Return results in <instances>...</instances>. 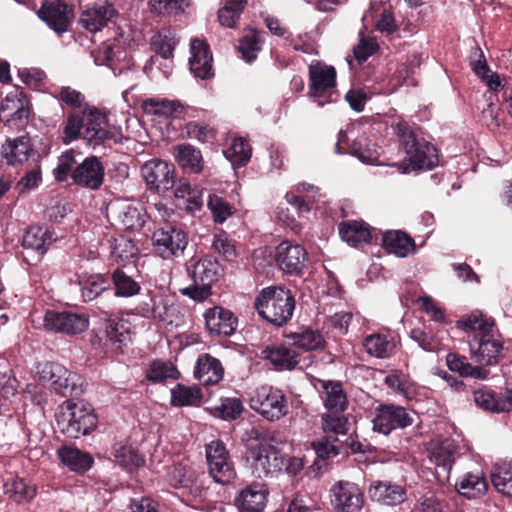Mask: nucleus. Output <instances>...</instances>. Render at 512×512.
Instances as JSON below:
<instances>
[{
    "label": "nucleus",
    "mask_w": 512,
    "mask_h": 512,
    "mask_svg": "<svg viewBox=\"0 0 512 512\" xmlns=\"http://www.w3.org/2000/svg\"><path fill=\"white\" fill-rule=\"evenodd\" d=\"M457 327L465 332H473L474 335H482L493 330L494 321L476 311L458 320Z\"/></svg>",
    "instance_id": "nucleus-47"
},
{
    "label": "nucleus",
    "mask_w": 512,
    "mask_h": 512,
    "mask_svg": "<svg viewBox=\"0 0 512 512\" xmlns=\"http://www.w3.org/2000/svg\"><path fill=\"white\" fill-rule=\"evenodd\" d=\"M105 167L101 159L91 155L77 164L72 173L73 184L92 191L99 190L104 183Z\"/></svg>",
    "instance_id": "nucleus-16"
},
{
    "label": "nucleus",
    "mask_w": 512,
    "mask_h": 512,
    "mask_svg": "<svg viewBox=\"0 0 512 512\" xmlns=\"http://www.w3.org/2000/svg\"><path fill=\"white\" fill-rule=\"evenodd\" d=\"M116 9L110 2H95L93 7L87 8L81 14L80 25L95 33L100 31L115 15Z\"/></svg>",
    "instance_id": "nucleus-28"
},
{
    "label": "nucleus",
    "mask_w": 512,
    "mask_h": 512,
    "mask_svg": "<svg viewBox=\"0 0 512 512\" xmlns=\"http://www.w3.org/2000/svg\"><path fill=\"white\" fill-rule=\"evenodd\" d=\"M201 390L197 386H186L178 383L171 390V403L174 406H191L201 401Z\"/></svg>",
    "instance_id": "nucleus-51"
},
{
    "label": "nucleus",
    "mask_w": 512,
    "mask_h": 512,
    "mask_svg": "<svg viewBox=\"0 0 512 512\" xmlns=\"http://www.w3.org/2000/svg\"><path fill=\"white\" fill-rule=\"evenodd\" d=\"M288 338L292 344L304 351H313L324 346L325 340L318 332L310 328H306L300 332L291 333Z\"/></svg>",
    "instance_id": "nucleus-50"
},
{
    "label": "nucleus",
    "mask_w": 512,
    "mask_h": 512,
    "mask_svg": "<svg viewBox=\"0 0 512 512\" xmlns=\"http://www.w3.org/2000/svg\"><path fill=\"white\" fill-rule=\"evenodd\" d=\"M142 108L147 114L182 119L186 114V107L179 100L167 98H147L142 102Z\"/></svg>",
    "instance_id": "nucleus-32"
},
{
    "label": "nucleus",
    "mask_w": 512,
    "mask_h": 512,
    "mask_svg": "<svg viewBox=\"0 0 512 512\" xmlns=\"http://www.w3.org/2000/svg\"><path fill=\"white\" fill-rule=\"evenodd\" d=\"M112 454L116 464L130 471L144 464V459L131 446L117 443L112 448Z\"/></svg>",
    "instance_id": "nucleus-48"
},
{
    "label": "nucleus",
    "mask_w": 512,
    "mask_h": 512,
    "mask_svg": "<svg viewBox=\"0 0 512 512\" xmlns=\"http://www.w3.org/2000/svg\"><path fill=\"white\" fill-rule=\"evenodd\" d=\"M338 230L342 240L353 247L367 244L371 239L370 229L363 221H343L339 224Z\"/></svg>",
    "instance_id": "nucleus-37"
},
{
    "label": "nucleus",
    "mask_w": 512,
    "mask_h": 512,
    "mask_svg": "<svg viewBox=\"0 0 512 512\" xmlns=\"http://www.w3.org/2000/svg\"><path fill=\"white\" fill-rule=\"evenodd\" d=\"M41 380L57 394L79 396L82 392L78 385L80 377L58 363H46L40 371Z\"/></svg>",
    "instance_id": "nucleus-10"
},
{
    "label": "nucleus",
    "mask_w": 512,
    "mask_h": 512,
    "mask_svg": "<svg viewBox=\"0 0 512 512\" xmlns=\"http://www.w3.org/2000/svg\"><path fill=\"white\" fill-rule=\"evenodd\" d=\"M392 128L409 160L408 163L393 164L402 174L417 170H431L438 165L437 149L421 135L418 128L404 120H399L392 125Z\"/></svg>",
    "instance_id": "nucleus-2"
},
{
    "label": "nucleus",
    "mask_w": 512,
    "mask_h": 512,
    "mask_svg": "<svg viewBox=\"0 0 512 512\" xmlns=\"http://www.w3.org/2000/svg\"><path fill=\"white\" fill-rule=\"evenodd\" d=\"M187 135L190 139L201 143L212 141L215 138V130L208 124L201 122H189L186 125Z\"/></svg>",
    "instance_id": "nucleus-63"
},
{
    "label": "nucleus",
    "mask_w": 512,
    "mask_h": 512,
    "mask_svg": "<svg viewBox=\"0 0 512 512\" xmlns=\"http://www.w3.org/2000/svg\"><path fill=\"white\" fill-rule=\"evenodd\" d=\"M38 17L59 36L65 33L73 18V9L67 2H42Z\"/></svg>",
    "instance_id": "nucleus-22"
},
{
    "label": "nucleus",
    "mask_w": 512,
    "mask_h": 512,
    "mask_svg": "<svg viewBox=\"0 0 512 512\" xmlns=\"http://www.w3.org/2000/svg\"><path fill=\"white\" fill-rule=\"evenodd\" d=\"M153 247L163 259L179 257L188 245V237L182 229L166 224L157 229L152 236Z\"/></svg>",
    "instance_id": "nucleus-11"
},
{
    "label": "nucleus",
    "mask_w": 512,
    "mask_h": 512,
    "mask_svg": "<svg viewBox=\"0 0 512 512\" xmlns=\"http://www.w3.org/2000/svg\"><path fill=\"white\" fill-rule=\"evenodd\" d=\"M469 59L472 71L483 79L490 89L499 91L502 87L500 77L490 70L484 52L479 46L476 45L472 48Z\"/></svg>",
    "instance_id": "nucleus-36"
},
{
    "label": "nucleus",
    "mask_w": 512,
    "mask_h": 512,
    "mask_svg": "<svg viewBox=\"0 0 512 512\" xmlns=\"http://www.w3.org/2000/svg\"><path fill=\"white\" fill-rule=\"evenodd\" d=\"M151 44L154 51L158 55L164 59H169L173 56V52L177 43L171 32H167L159 33L153 36Z\"/></svg>",
    "instance_id": "nucleus-60"
},
{
    "label": "nucleus",
    "mask_w": 512,
    "mask_h": 512,
    "mask_svg": "<svg viewBox=\"0 0 512 512\" xmlns=\"http://www.w3.org/2000/svg\"><path fill=\"white\" fill-rule=\"evenodd\" d=\"M224 376V368L221 362L210 354H201L198 356L195 367L194 377L203 385H213L219 383Z\"/></svg>",
    "instance_id": "nucleus-30"
},
{
    "label": "nucleus",
    "mask_w": 512,
    "mask_h": 512,
    "mask_svg": "<svg viewBox=\"0 0 512 512\" xmlns=\"http://www.w3.org/2000/svg\"><path fill=\"white\" fill-rule=\"evenodd\" d=\"M309 96L319 107L336 102L339 94L336 89V70L333 66L316 61L309 66Z\"/></svg>",
    "instance_id": "nucleus-7"
},
{
    "label": "nucleus",
    "mask_w": 512,
    "mask_h": 512,
    "mask_svg": "<svg viewBox=\"0 0 512 512\" xmlns=\"http://www.w3.org/2000/svg\"><path fill=\"white\" fill-rule=\"evenodd\" d=\"M343 412H329L321 417L322 429L326 433L345 435L349 430V420Z\"/></svg>",
    "instance_id": "nucleus-56"
},
{
    "label": "nucleus",
    "mask_w": 512,
    "mask_h": 512,
    "mask_svg": "<svg viewBox=\"0 0 512 512\" xmlns=\"http://www.w3.org/2000/svg\"><path fill=\"white\" fill-rule=\"evenodd\" d=\"M348 137L346 132L340 130L338 133V141L335 144V152L337 154L350 153L358 158L361 162L366 164H374L379 156V148L377 144L364 135L355 138L348 146V149L343 148L342 144H346Z\"/></svg>",
    "instance_id": "nucleus-21"
},
{
    "label": "nucleus",
    "mask_w": 512,
    "mask_h": 512,
    "mask_svg": "<svg viewBox=\"0 0 512 512\" xmlns=\"http://www.w3.org/2000/svg\"><path fill=\"white\" fill-rule=\"evenodd\" d=\"M331 504L337 512H360L364 495L356 484L340 481L331 488Z\"/></svg>",
    "instance_id": "nucleus-20"
},
{
    "label": "nucleus",
    "mask_w": 512,
    "mask_h": 512,
    "mask_svg": "<svg viewBox=\"0 0 512 512\" xmlns=\"http://www.w3.org/2000/svg\"><path fill=\"white\" fill-rule=\"evenodd\" d=\"M382 246L389 253H393L398 257H406L414 250L415 243L406 233L395 230L388 231L383 235Z\"/></svg>",
    "instance_id": "nucleus-39"
},
{
    "label": "nucleus",
    "mask_w": 512,
    "mask_h": 512,
    "mask_svg": "<svg viewBox=\"0 0 512 512\" xmlns=\"http://www.w3.org/2000/svg\"><path fill=\"white\" fill-rule=\"evenodd\" d=\"M107 343L114 351L122 352L123 347L131 342V334L123 320H109L105 326Z\"/></svg>",
    "instance_id": "nucleus-43"
},
{
    "label": "nucleus",
    "mask_w": 512,
    "mask_h": 512,
    "mask_svg": "<svg viewBox=\"0 0 512 512\" xmlns=\"http://www.w3.org/2000/svg\"><path fill=\"white\" fill-rule=\"evenodd\" d=\"M276 261L284 272L300 274L306 268L308 253L299 244L283 241L276 248Z\"/></svg>",
    "instance_id": "nucleus-23"
},
{
    "label": "nucleus",
    "mask_w": 512,
    "mask_h": 512,
    "mask_svg": "<svg viewBox=\"0 0 512 512\" xmlns=\"http://www.w3.org/2000/svg\"><path fill=\"white\" fill-rule=\"evenodd\" d=\"M491 482L499 493L512 498V460H502L493 465Z\"/></svg>",
    "instance_id": "nucleus-41"
},
{
    "label": "nucleus",
    "mask_w": 512,
    "mask_h": 512,
    "mask_svg": "<svg viewBox=\"0 0 512 512\" xmlns=\"http://www.w3.org/2000/svg\"><path fill=\"white\" fill-rule=\"evenodd\" d=\"M213 415L222 420H235L243 412V404L240 399L222 398L220 404L213 409Z\"/></svg>",
    "instance_id": "nucleus-58"
},
{
    "label": "nucleus",
    "mask_w": 512,
    "mask_h": 512,
    "mask_svg": "<svg viewBox=\"0 0 512 512\" xmlns=\"http://www.w3.org/2000/svg\"><path fill=\"white\" fill-rule=\"evenodd\" d=\"M206 459L209 474L215 482L227 485L235 479L234 464L221 441H212L206 446Z\"/></svg>",
    "instance_id": "nucleus-12"
},
{
    "label": "nucleus",
    "mask_w": 512,
    "mask_h": 512,
    "mask_svg": "<svg viewBox=\"0 0 512 512\" xmlns=\"http://www.w3.org/2000/svg\"><path fill=\"white\" fill-rule=\"evenodd\" d=\"M269 495L268 487L263 483H252L241 489L235 498L239 512H263Z\"/></svg>",
    "instance_id": "nucleus-25"
},
{
    "label": "nucleus",
    "mask_w": 512,
    "mask_h": 512,
    "mask_svg": "<svg viewBox=\"0 0 512 512\" xmlns=\"http://www.w3.org/2000/svg\"><path fill=\"white\" fill-rule=\"evenodd\" d=\"M186 271L193 283L181 290L182 295L203 301L211 295V286L221 277L222 268L216 258L206 255L191 259L186 264Z\"/></svg>",
    "instance_id": "nucleus-5"
},
{
    "label": "nucleus",
    "mask_w": 512,
    "mask_h": 512,
    "mask_svg": "<svg viewBox=\"0 0 512 512\" xmlns=\"http://www.w3.org/2000/svg\"><path fill=\"white\" fill-rule=\"evenodd\" d=\"M85 117L82 113L72 111L68 113L63 128L64 142L70 143L79 138L84 139Z\"/></svg>",
    "instance_id": "nucleus-55"
},
{
    "label": "nucleus",
    "mask_w": 512,
    "mask_h": 512,
    "mask_svg": "<svg viewBox=\"0 0 512 512\" xmlns=\"http://www.w3.org/2000/svg\"><path fill=\"white\" fill-rule=\"evenodd\" d=\"M32 151L31 138L22 135L13 140L7 139L6 143L2 145L0 154L7 165L17 166L26 162Z\"/></svg>",
    "instance_id": "nucleus-29"
},
{
    "label": "nucleus",
    "mask_w": 512,
    "mask_h": 512,
    "mask_svg": "<svg viewBox=\"0 0 512 512\" xmlns=\"http://www.w3.org/2000/svg\"><path fill=\"white\" fill-rule=\"evenodd\" d=\"M455 488L463 496L472 499L482 495L487 489V484L482 476L467 473L455 483Z\"/></svg>",
    "instance_id": "nucleus-49"
},
{
    "label": "nucleus",
    "mask_w": 512,
    "mask_h": 512,
    "mask_svg": "<svg viewBox=\"0 0 512 512\" xmlns=\"http://www.w3.org/2000/svg\"><path fill=\"white\" fill-rule=\"evenodd\" d=\"M417 417L414 411H408L395 404H380L375 409L372 420L373 431L388 436L393 430L411 426Z\"/></svg>",
    "instance_id": "nucleus-9"
},
{
    "label": "nucleus",
    "mask_w": 512,
    "mask_h": 512,
    "mask_svg": "<svg viewBox=\"0 0 512 512\" xmlns=\"http://www.w3.org/2000/svg\"><path fill=\"white\" fill-rule=\"evenodd\" d=\"M175 158L178 164L189 169L193 173H199L203 169L201 151L190 144H180L175 148Z\"/></svg>",
    "instance_id": "nucleus-46"
},
{
    "label": "nucleus",
    "mask_w": 512,
    "mask_h": 512,
    "mask_svg": "<svg viewBox=\"0 0 512 512\" xmlns=\"http://www.w3.org/2000/svg\"><path fill=\"white\" fill-rule=\"evenodd\" d=\"M57 456L63 465L79 474L90 470L94 463L90 453L76 447L62 446L57 450Z\"/></svg>",
    "instance_id": "nucleus-34"
},
{
    "label": "nucleus",
    "mask_w": 512,
    "mask_h": 512,
    "mask_svg": "<svg viewBox=\"0 0 512 512\" xmlns=\"http://www.w3.org/2000/svg\"><path fill=\"white\" fill-rule=\"evenodd\" d=\"M61 105L75 109H83L85 103V96L78 90L70 86H62L59 88L57 94L54 96Z\"/></svg>",
    "instance_id": "nucleus-59"
},
{
    "label": "nucleus",
    "mask_w": 512,
    "mask_h": 512,
    "mask_svg": "<svg viewBox=\"0 0 512 512\" xmlns=\"http://www.w3.org/2000/svg\"><path fill=\"white\" fill-rule=\"evenodd\" d=\"M250 407L268 421L279 420L288 413L284 394L271 386L257 388L250 398Z\"/></svg>",
    "instance_id": "nucleus-8"
},
{
    "label": "nucleus",
    "mask_w": 512,
    "mask_h": 512,
    "mask_svg": "<svg viewBox=\"0 0 512 512\" xmlns=\"http://www.w3.org/2000/svg\"><path fill=\"white\" fill-rule=\"evenodd\" d=\"M85 117L84 140L93 146L112 139L114 133L107 126V117L97 107L85 104L81 111Z\"/></svg>",
    "instance_id": "nucleus-18"
},
{
    "label": "nucleus",
    "mask_w": 512,
    "mask_h": 512,
    "mask_svg": "<svg viewBox=\"0 0 512 512\" xmlns=\"http://www.w3.org/2000/svg\"><path fill=\"white\" fill-rule=\"evenodd\" d=\"M56 240L55 233L43 226L29 227L22 240L25 249H31L39 255H44L48 247Z\"/></svg>",
    "instance_id": "nucleus-35"
},
{
    "label": "nucleus",
    "mask_w": 512,
    "mask_h": 512,
    "mask_svg": "<svg viewBox=\"0 0 512 512\" xmlns=\"http://www.w3.org/2000/svg\"><path fill=\"white\" fill-rule=\"evenodd\" d=\"M368 496L373 502L384 506H397L407 497L406 489L391 481L376 480L368 488Z\"/></svg>",
    "instance_id": "nucleus-27"
},
{
    "label": "nucleus",
    "mask_w": 512,
    "mask_h": 512,
    "mask_svg": "<svg viewBox=\"0 0 512 512\" xmlns=\"http://www.w3.org/2000/svg\"><path fill=\"white\" fill-rule=\"evenodd\" d=\"M141 311L144 317L152 318L167 326L178 327L183 320L179 306L160 293L151 295L149 302L142 303Z\"/></svg>",
    "instance_id": "nucleus-14"
},
{
    "label": "nucleus",
    "mask_w": 512,
    "mask_h": 512,
    "mask_svg": "<svg viewBox=\"0 0 512 512\" xmlns=\"http://www.w3.org/2000/svg\"><path fill=\"white\" fill-rule=\"evenodd\" d=\"M79 162L76 159V153L73 149L63 152L57 161V166L53 169V176L57 182H66L72 179L74 168Z\"/></svg>",
    "instance_id": "nucleus-54"
},
{
    "label": "nucleus",
    "mask_w": 512,
    "mask_h": 512,
    "mask_svg": "<svg viewBox=\"0 0 512 512\" xmlns=\"http://www.w3.org/2000/svg\"><path fill=\"white\" fill-rule=\"evenodd\" d=\"M295 303L294 295L289 289L283 286H268L256 296L254 306L259 316L281 327L292 318Z\"/></svg>",
    "instance_id": "nucleus-3"
},
{
    "label": "nucleus",
    "mask_w": 512,
    "mask_h": 512,
    "mask_svg": "<svg viewBox=\"0 0 512 512\" xmlns=\"http://www.w3.org/2000/svg\"><path fill=\"white\" fill-rule=\"evenodd\" d=\"M196 57L189 58V68L195 78L208 80L214 77L213 61L195 60Z\"/></svg>",
    "instance_id": "nucleus-64"
},
{
    "label": "nucleus",
    "mask_w": 512,
    "mask_h": 512,
    "mask_svg": "<svg viewBox=\"0 0 512 512\" xmlns=\"http://www.w3.org/2000/svg\"><path fill=\"white\" fill-rule=\"evenodd\" d=\"M205 325L210 334L231 336L237 328L238 320L234 314L223 307L214 306L204 313Z\"/></svg>",
    "instance_id": "nucleus-26"
},
{
    "label": "nucleus",
    "mask_w": 512,
    "mask_h": 512,
    "mask_svg": "<svg viewBox=\"0 0 512 512\" xmlns=\"http://www.w3.org/2000/svg\"><path fill=\"white\" fill-rule=\"evenodd\" d=\"M263 39L260 37V32L254 28H246L243 35L239 39L238 51L241 53L242 59L247 63H252L258 57L261 51Z\"/></svg>",
    "instance_id": "nucleus-42"
},
{
    "label": "nucleus",
    "mask_w": 512,
    "mask_h": 512,
    "mask_svg": "<svg viewBox=\"0 0 512 512\" xmlns=\"http://www.w3.org/2000/svg\"><path fill=\"white\" fill-rule=\"evenodd\" d=\"M363 347L370 356L384 359L392 355L395 344L386 335L373 333L364 338Z\"/></svg>",
    "instance_id": "nucleus-44"
},
{
    "label": "nucleus",
    "mask_w": 512,
    "mask_h": 512,
    "mask_svg": "<svg viewBox=\"0 0 512 512\" xmlns=\"http://www.w3.org/2000/svg\"><path fill=\"white\" fill-rule=\"evenodd\" d=\"M44 326L54 332L75 335L88 328L89 318L85 314L69 310H48L44 316Z\"/></svg>",
    "instance_id": "nucleus-15"
},
{
    "label": "nucleus",
    "mask_w": 512,
    "mask_h": 512,
    "mask_svg": "<svg viewBox=\"0 0 512 512\" xmlns=\"http://www.w3.org/2000/svg\"><path fill=\"white\" fill-rule=\"evenodd\" d=\"M246 3L247 2H225V5L218 10V20L220 24L227 28H236Z\"/></svg>",
    "instance_id": "nucleus-57"
},
{
    "label": "nucleus",
    "mask_w": 512,
    "mask_h": 512,
    "mask_svg": "<svg viewBox=\"0 0 512 512\" xmlns=\"http://www.w3.org/2000/svg\"><path fill=\"white\" fill-rule=\"evenodd\" d=\"M207 206L217 223H223L231 215V207L228 203L215 194L209 195Z\"/></svg>",
    "instance_id": "nucleus-62"
},
{
    "label": "nucleus",
    "mask_w": 512,
    "mask_h": 512,
    "mask_svg": "<svg viewBox=\"0 0 512 512\" xmlns=\"http://www.w3.org/2000/svg\"><path fill=\"white\" fill-rule=\"evenodd\" d=\"M252 154L250 145L243 138H235L230 147L224 151L225 157L231 161L233 166H245Z\"/></svg>",
    "instance_id": "nucleus-52"
},
{
    "label": "nucleus",
    "mask_w": 512,
    "mask_h": 512,
    "mask_svg": "<svg viewBox=\"0 0 512 512\" xmlns=\"http://www.w3.org/2000/svg\"><path fill=\"white\" fill-rule=\"evenodd\" d=\"M78 285L84 302H91L105 293H112L111 281L103 274H82L78 277Z\"/></svg>",
    "instance_id": "nucleus-31"
},
{
    "label": "nucleus",
    "mask_w": 512,
    "mask_h": 512,
    "mask_svg": "<svg viewBox=\"0 0 512 512\" xmlns=\"http://www.w3.org/2000/svg\"><path fill=\"white\" fill-rule=\"evenodd\" d=\"M110 281L114 286L111 294L115 297H132L141 290L140 284L119 268L112 272Z\"/></svg>",
    "instance_id": "nucleus-45"
},
{
    "label": "nucleus",
    "mask_w": 512,
    "mask_h": 512,
    "mask_svg": "<svg viewBox=\"0 0 512 512\" xmlns=\"http://www.w3.org/2000/svg\"><path fill=\"white\" fill-rule=\"evenodd\" d=\"M55 421L62 434L71 439H79L94 430L97 417L91 405L67 400L59 406Z\"/></svg>",
    "instance_id": "nucleus-4"
},
{
    "label": "nucleus",
    "mask_w": 512,
    "mask_h": 512,
    "mask_svg": "<svg viewBox=\"0 0 512 512\" xmlns=\"http://www.w3.org/2000/svg\"><path fill=\"white\" fill-rule=\"evenodd\" d=\"M262 355L279 370H292L299 363L297 353L283 345L267 346L262 350Z\"/></svg>",
    "instance_id": "nucleus-38"
},
{
    "label": "nucleus",
    "mask_w": 512,
    "mask_h": 512,
    "mask_svg": "<svg viewBox=\"0 0 512 512\" xmlns=\"http://www.w3.org/2000/svg\"><path fill=\"white\" fill-rule=\"evenodd\" d=\"M19 95L21 96L20 98H17L16 101H11L15 110L8 122L13 123L18 128H22L28 122L30 108L28 107V101L24 94L21 92Z\"/></svg>",
    "instance_id": "nucleus-61"
},
{
    "label": "nucleus",
    "mask_w": 512,
    "mask_h": 512,
    "mask_svg": "<svg viewBox=\"0 0 512 512\" xmlns=\"http://www.w3.org/2000/svg\"><path fill=\"white\" fill-rule=\"evenodd\" d=\"M4 492L18 504L30 502L36 495V487L28 480L10 477L4 483Z\"/></svg>",
    "instance_id": "nucleus-40"
},
{
    "label": "nucleus",
    "mask_w": 512,
    "mask_h": 512,
    "mask_svg": "<svg viewBox=\"0 0 512 512\" xmlns=\"http://www.w3.org/2000/svg\"><path fill=\"white\" fill-rule=\"evenodd\" d=\"M459 455V447L451 439L441 441L428 451V458L434 465V476L438 484L445 485L449 482L452 466Z\"/></svg>",
    "instance_id": "nucleus-13"
},
{
    "label": "nucleus",
    "mask_w": 512,
    "mask_h": 512,
    "mask_svg": "<svg viewBox=\"0 0 512 512\" xmlns=\"http://www.w3.org/2000/svg\"><path fill=\"white\" fill-rule=\"evenodd\" d=\"M474 401L478 407L488 412H509L512 410V389H505L498 393L483 386L474 391Z\"/></svg>",
    "instance_id": "nucleus-24"
},
{
    "label": "nucleus",
    "mask_w": 512,
    "mask_h": 512,
    "mask_svg": "<svg viewBox=\"0 0 512 512\" xmlns=\"http://www.w3.org/2000/svg\"><path fill=\"white\" fill-rule=\"evenodd\" d=\"M203 477L189 459H183L166 468V480L170 486L181 490L189 500L203 498L205 492Z\"/></svg>",
    "instance_id": "nucleus-6"
},
{
    "label": "nucleus",
    "mask_w": 512,
    "mask_h": 512,
    "mask_svg": "<svg viewBox=\"0 0 512 512\" xmlns=\"http://www.w3.org/2000/svg\"><path fill=\"white\" fill-rule=\"evenodd\" d=\"M319 383L322 388L321 398L324 407L329 412H344L348 407V399L341 382L320 380Z\"/></svg>",
    "instance_id": "nucleus-33"
},
{
    "label": "nucleus",
    "mask_w": 512,
    "mask_h": 512,
    "mask_svg": "<svg viewBox=\"0 0 512 512\" xmlns=\"http://www.w3.org/2000/svg\"><path fill=\"white\" fill-rule=\"evenodd\" d=\"M141 173L146 183L158 192H166L175 186V166L161 159L146 162Z\"/></svg>",
    "instance_id": "nucleus-19"
},
{
    "label": "nucleus",
    "mask_w": 512,
    "mask_h": 512,
    "mask_svg": "<svg viewBox=\"0 0 512 512\" xmlns=\"http://www.w3.org/2000/svg\"><path fill=\"white\" fill-rule=\"evenodd\" d=\"M179 372L171 362L154 360L147 373L146 379L153 383H160L168 378L178 379Z\"/></svg>",
    "instance_id": "nucleus-53"
},
{
    "label": "nucleus",
    "mask_w": 512,
    "mask_h": 512,
    "mask_svg": "<svg viewBox=\"0 0 512 512\" xmlns=\"http://www.w3.org/2000/svg\"><path fill=\"white\" fill-rule=\"evenodd\" d=\"M470 358L480 365H495L499 362L503 344L495 338L493 330L482 335H473L469 340Z\"/></svg>",
    "instance_id": "nucleus-17"
},
{
    "label": "nucleus",
    "mask_w": 512,
    "mask_h": 512,
    "mask_svg": "<svg viewBox=\"0 0 512 512\" xmlns=\"http://www.w3.org/2000/svg\"><path fill=\"white\" fill-rule=\"evenodd\" d=\"M245 451L243 460L256 478H274L283 472L285 454L267 441L258 429L252 428L242 437Z\"/></svg>",
    "instance_id": "nucleus-1"
}]
</instances>
